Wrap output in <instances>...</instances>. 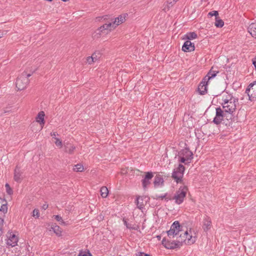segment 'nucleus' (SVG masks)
Wrapping results in <instances>:
<instances>
[{"mask_svg":"<svg viewBox=\"0 0 256 256\" xmlns=\"http://www.w3.org/2000/svg\"><path fill=\"white\" fill-rule=\"evenodd\" d=\"M98 30L100 31L102 33H104L105 32V30L104 28H102V26H100Z\"/></svg>","mask_w":256,"mask_h":256,"instance_id":"obj_49","label":"nucleus"},{"mask_svg":"<svg viewBox=\"0 0 256 256\" xmlns=\"http://www.w3.org/2000/svg\"><path fill=\"white\" fill-rule=\"evenodd\" d=\"M178 157L180 158V160L179 161L180 162H182V163H184V164H188V160L186 159V158H184V157H182V156H180V154H178Z\"/></svg>","mask_w":256,"mask_h":256,"instance_id":"obj_39","label":"nucleus"},{"mask_svg":"<svg viewBox=\"0 0 256 256\" xmlns=\"http://www.w3.org/2000/svg\"><path fill=\"white\" fill-rule=\"evenodd\" d=\"M238 100V98H234L232 94L226 92V94H222V103L228 102L231 101H234Z\"/></svg>","mask_w":256,"mask_h":256,"instance_id":"obj_14","label":"nucleus"},{"mask_svg":"<svg viewBox=\"0 0 256 256\" xmlns=\"http://www.w3.org/2000/svg\"><path fill=\"white\" fill-rule=\"evenodd\" d=\"M252 64L254 65V67H255V68L256 69V58H255V60H253Z\"/></svg>","mask_w":256,"mask_h":256,"instance_id":"obj_53","label":"nucleus"},{"mask_svg":"<svg viewBox=\"0 0 256 256\" xmlns=\"http://www.w3.org/2000/svg\"><path fill=\"white\" fill-rule=\"evenodd\" d=\"M185 170L184 166L182 164H179L178 167L174 170L172 173V178L176 182L177 184H184L182 182V177L184 172Z\"/></svg>","mask_w":256,"mask_h":256,"instance_id":"obj_3","label":"nucleus"},{"mask_svg":"<svg viewBox=\"0 0 256 256\" xmlns=\"http://www.w3.org/2000/svg\"><path fill=\"white\" fill-rule=\"evenodd\" d=\"M178 0H168V6H172Z\"/></svg>","mask_w":256,"mask_h":256,"instance_id":"obj_43","label":"nucleus"},{"mask_svg":"<svg viewBox=\"0 0 256 256\" xmlns=\"http://www.w3.org/2000/svg\"><path fill=\"white\" fill-rule=\"evenodd\" d=\"M124 223L125 224V225L126 226V228H130L131 229L132 228L130 226V224H128L127 223L126 221L124 220Z\"/></svg>","mask_w":256,"mask_h":256,"instance_id":"obj_50","label":"nucleus"},{"mask_svg":"<svg viewBox=\"0 0 256 256\" xmlns=\"http://www.w3.org/2000/svg\"><path fill=\"white\" fill-rule=\"evenodd\" d=\"M64 146L65 152L70 154H72L76 148V147L70 142L66 143Z\"/></svg>","mask_w":256,"mask_h":256,"instance_id":"obj_19","label":"nucleus"},{"mask_svg":"<svg viewBox=\"0 0 256 256\" xmlns=\"http://www.w3.org/2000/svg\"><path fill=\"white\" fill-rule=\"evenodd\" d=\"M136 254V256H150V254L143 252H138Z\"/></svg>","mask_w":256,"mask_h":256,"instance_id":"obj_45","label":"nucleus"},{"mask_svg":"<svg viewBox=\"0 0 256 256\" xmlns=\"http://www.w3.org/2000/svg\"><path fill=\"white\" fill-rule=\"evenodd\" d=\"M182 50L184 52H190L194 50V44L190 40H186L182 46Z\"/></svg>","mask_w":256,"mask_h":256,"instance_id":"obj_11","label":"nucleus"},{"mask_svg":"<svg viewBox=\"0 0 256 256\" xmlns=\"http://www.w3.org/2000/svg\"><path fill=\"white\" fill-rule=\"evenodd\" d=\"M3 224H4V220L2 219L0 221V233H2V226H3Z\"/></svg>","mask_w":256,"mask_h":256,"instance_id":"obj_48","label":"nucleus"},{"mask_svg":"<svg viewBox=\"0 0 256 256\" xmlns=\"http://www.w3.org/2000/svg\"><path fill=\"white\" fill-rule=\"evenodd\" d=\"M48 207V204H44V206H42V208L44 210H46Z\"/></svg>","mask_w":256,"mask_h":256,"instance_id":"obj_54","label":"nucleus"},{"mask_svg":"<svg viewBox=\"0 0 256 256\" xmlns=\"http://www.w3.org/2000/svg\"><path fill=\"white\" fill-rule=\"evenodd\" d=\"M162 244L168 249H174L182 246L177 239L176 241L171 240L166 238H164L162 240Z\"/></svg>","mask_w":256,"mask_h":256,"instance_id":"obj_8","label":"nucleus"},{"mask_svg":"<svg viewBox=\"0 0 256 256\" xmlns=\"http://www.w3.org/2000/svg\"><path fill=\"white\" fill-rule=\"evenodd\" d=\"M197 36V34L195 32H190L184 36L183 40L190 41L191 40L196 38Z\"/></svg>","mask_w":256,"mask_h":256,"instance_id":"obj_23","label":"nucleus"},{"mask_svg":"<svg viewBox=\"0 0 256 256\" xmlns=\"http://www.w3.org/2000/svg\"><path fill=\"white\" fill-rule=\"evenodd\" d=\"M101 34H102V32L97 29L95 31V32L93 34L92 37L94 38H100Z\"/></svg>","mask_w":256,"mask_h":256,"instance_id":"obj_35","label":"nucleus"},{"mask_svg":"<svg viewBox=\"0 0 256 256\" xmlns=\"http://www.w3.org/2000/svg\"><path fill=\"white\" fill-rule=\"evenodd\" d=\"M7 237L6 244L8 246L14 247L17 245L18 239L16 234L10 232Z\"/></svg>","mask_w":256,"mask_h":256,"instance_id":"obj_9","label":"nucleus"},{"mask_svg":"<svg viewBox=\"0 0 256 256\" xmlns=\"http://www.w3.org/2000/svg\"><path fill=\"white\" fill-rule=\"evenodd\" d=\"M128 16L127 14H124L120 15L118 17L114 18V20L113 21V26L115 25L114 27L118 26L120 24L124 22L126 20V18Z\"/></svg>","mask_w":256,"mask_h":256,"instance_id":"obj_12","label":"nucleus"},{"mask_svg":"<svg viewBox=\"0 0 256 256\" xmlns=\"http://www.w3.org/2000/svg\"><path fill=\"white\" fill-rule=\"evenodd\" d=\"M213 67L211 68V69L209 70L208 73L207 74L206 76L210 78H214L216 74L218 72V71L216 70H212Z\"/></svg>","mask_w":256,"mask_h":256,"instance_id":"obj_29","label":"nucleus"},{"mask_svg":"<svg viewBox=\"0 0 256 256\" xmlns=\"http://www.w3.org/2000/svg\"><path fill=\"white\" fill-rule=\"evenodd\" d=\"M78 256H92V254L88 252L83 253L82 252H80Z\"/></svg>","mask_w":256,"mask_h":256,"instance_id":"obj_44","label":"nucleus"},{"mask_svg":"<svg viewBox=\"0 0 256 256\" xmlns=\"http://www.w3.org/2000/svg\"><path fill=\"white\" fill-rule=\"evenodd\" d=\"M92 54H94V57L97 58V60L100 57L101 54L100 52L96 51Z\"/></svg>","mask_w":256,"mask_h":256,"instance_id":"obj_46","label":"nucleus"},{"mask_svg":"<svg viewBox=\"0 0 256 256\" xmlns=\"http://www.w3.org/2000/svg\"><path fill=\"white\" fill-rule=\"evenodd\" d=\"M45 114L44 112L42 111L40 112L36 117V120L38 122L40 123V125H44V117Z\"/></svg>","mask_w":256,"mask_h":256,"instance_id":"obj_25","label":"nucleus"},{"mask_svg":"<svg viewBox=\"0 0 256 256\" xmlns=\"http://www.w3.org/2000/svg\"><path fill=\"white\" fill-rule=\"evenodd\" d=\"M102 18H103L104 19V20H108V18H109V16L107 15H106V16H103Z\"/></svg>","mask_w":256,"mask_h":256,"instance_id":"obj_52","label":"nucleus"},{"mask_svg":"<svg viewBox=\"0 0 256 256\" xmlns=\"http://www.w3.org/2000/svg\"><path fill=\"white\" fill-rule=\"evenodd\" d=\"M238 102V100L226 103H221L222 108L224 109L225 112H227L230 116V119H232L234 116L233 113L236 110V102Z\"/></svg>","mask_w":256,"mask_h":256,"instance_id":"obj_5","label":"nucleus"},{"mask_svg":"<svg viewBox=\"0 0 256 256\" xmlns=\"http://www.w3.org/2000/svg\"><path fill=\"white\" fill-rule=\"evenodd\" d=\"M84 170L83 166L80 164H77L74 166V170L76 172H82Z\"/></svg>","mask_w":256,"mask_h":256,"instance_id":"obj_30","label":"nucleus"},{"mask_svg":"<svg viewBox=\"0 0 256 256\" xmlns=\"http://www.w3.org/2000/svg\"><path fill=\"white\" fill-rule=\"evenodd\" d=\"M136 204L138 208L139 209L141 210L143 208L144 206V204L143 202V198L141 196H139L137 197L136 200Z\"/></svg>","mask_w":256,"mask_h":256,"instance_id":"obj_26","label":"nucleus"},{"mask_svg":"<svg viewBox=\"0 0 256 256\" xmlns=\"http://www.w3.org/2000/svg\"><path fill=\"white\" fill-rule=\"evenodd\" d=\"M158 238H160V236H158Z\"/></svg>","mask_w":256,"mask_h":256,"instance_id":"obj_56","label":"nucleus"},{"mask_svg":"<svg viewBox=\"0 0 256 256\" xmlns=\"http://www.w3.org/2000/svg\"><path fill=\"white\" fill-rule=\"evenodd\" d=\"M7 201L3 198H0V212H2L4 214L8 212Z\"/></svg>","mask_w":256,"mask_h":256,"instance_id":"obj_15","label":"nucleus"},{"mask_svg":"<svg viewBox=\"0 0 256 256\" xmlns=\"http://www.w3.org/2000/svg\"><path fill=\"white\" fill-rule=\"evenodd\" d=\"M248 30L252 36L256 38V23L251 24L248 26Z\"/></svg>","mask_w":256,"mask_h":256,"instance_id":"obj_18","label":"nucleus"},{"mask_svg":"<svg viewBox=\"0 0 256 256\" xmlns=\"http://www.w3.org/2000/svg\"><path fill=\"white\" fill-rule=\"evenodd\" d=\"M30 76H31L30 74H27L24 72L17 78L16 84L18 90H23L26 87L29 82L28 78Z\"/></svg>","mask_w":256,"mask_h":256,"instance_id":"obj_2","label":"nucleus"},{"mask_svg":"<svg viewBox=\"0 0 256 256\" xmlns=\"http://www.w3.org/2000/svg\"><path fill=\"white\" fill-rule=\"evenodd\" d=\"M3 34H0V38H2V36Z\"/></svg>","mask_w":256,"mask_h":256,"instance_id":"obj_55","label":"nucleus"},{"mask_svg":"<svg viewBox=\"0 0 256 256\" xmlns=\"http://www.w3.org/2000/svg\"><path fill=\"white\" fill-rule=\"evenodd\" d=\"M218 12L216 10H213V11L210 12L208 14V16H215V18L218 17Z\"/></svg>","mask_w":256,"mask_h":256,"instance_id":"obj_40","label":"nucleus"},{"mask_svg":"<svg viewBox=\"0 0 256 256\" xmlns=\"http://www.w3.org/2000/svg\"><path fill=\"white\" fill-rule=\"evenodd\" d=\"M210 80L206 75L203 78L202 81L200 82L202 84H204L207 86L208 82Z\"/></svg>","mask_w":256,"mask_h":256,"instance_id":"obj_38","label":"nucleus"},{"mask_svg":"<svg viewBox=\"0 0 256 256\" xmlns=\"http://www.w3.org/2000/svg\"><path fill=\"white\" fill-rule=\"evenodd\" d=\"M2 233H0V236H2Z\"/></svg>","mask_w":256,"mask_h":256,"instance_id":"obj_57","label":"nucleus"},{"mask_svg":"<svg viewBox=\"0 0 256 256\" xmlns=\"http://www.w3.org/2000/svg\"><path fill=\"white\" fill-rule=\"evenodd\" d=\"M150 184V180H147L145 178L142 180V184L144 188H146V186Z\"/></svg>","mask_w":256,"mask_h":256,"instance_id":"obj_36","label":"nucleus"},{"mask_svg":"<svg viewBox=\"0 0 256 256\" xmlns=\"http://www.w3.org/2000/svg\"><path fill=\"white\" fill-rule=\"evenodd\" d=\"M178 154L188 160V162L190 163L193 158V154L188 148L182 150Z\"/></svg>","mask_w":256,"mask_h":256,"instance_id":"obj_10","label":"nucleus"},{"mask_svg":"<svg viewBox=\"0 0 256 256\" xmlns=\"http://www.w3.org/2000/svg\"><path fill=\"white\" fill-rule=\"evenodd\" d=\"M100 192V194L102 198H106L107 197L108 194V190L106 186L102 187Z\"/></svg>","mask_w":256,"mask_h":256,"instance_id":"obj_28","label":"nucleus"},{"mask_svg":"<svg viewBox=\"0 0 256 256\" xmlns=\"http://www.w3.org/2000/svg\"><path fill=\"white\" fill-rule=\"evenodd\" d=\"M212 222L209 217L206 216L204 222L203 229L204 231H207L210 228Z\"/></svg>","mask_w":256,"mask_h":256,"instance_id":"obj_21","label":"nucleus"},{"mask_svg":"<svg viewBox=\"0 0 256 256\" xmlns=\"http://www.w3.org/2000/svg\"><path fill=\"white\" fill-rule=\"evenodd\" d=\"M246 92L248 94L250 101H254L256 99V81L248 85L246 90Z\"/></svg>","mask_w":256,"mask_h":256,"instance_id":"obj_7","label":"nucleus"},{"mask_svg":"<svg viewBox=\"0 0 256 256\" xmlns=\"http://www.w3.org/2000/svg\"><path fill=\"white\" fill-rule=\"evenodd\" d=\"M51 229L58 236H60L62 235V228L56 224H52Z\"/></svg>","mask_w":256,"mask_h":256,"instance_id":"obj_22","label":"nucleus"},{"mask_svg":"<svg viewBox=\"0 0 256 256\" xmlns=\"http://www.w3.org/2000/svg\"><path fill=\"white\" fill-rule=\"evenodd\" d=\"M183 231L182 228L180 225L179 222L174 221L171 226L170 230L167 231L168 236L170 239H171Z\"/></svg>","mask_w":256,"mask_h":256,"instance_id":"obj_4","label":"nucleus"},{"mask_svg":"<svg viewBox=\"0 0 256 256\" xmlns=\"http://www.w3.org/2000/svg\"><path fill=\"white\" fill-rule=\"evenodd\" d=\"M5 187L6 188V192L8 194L12 195L13 194V190L8 184L6 183L5 184Z\"/></svg>","mask_w":256,"mask_h":256,"instance_id":"obj_33","label":"nucleus"},{"mask_svg":"<svg viewBox=\"0 0 256 256\" xmlns=\"http://www.w3.org/2000/svg\"><path fill=\"white\" fill-rule=\"evenodd\" d=\"M56 142L55 144L57 146H60V147H62V141L58 138H55Z\"/></svg>","mask_w":256,"mask_h":256,"instance_id":"obj_42","label":"nucleus"},{"mask_svg":"<svg viewBox=\"0 0 256 256\" xmlns=\"http://www.w3.org/2000/svg\"><path fill=\"white\" fill-rule=\"evenodd\" d=\"M166 196H167V193L165 194L164 195L156 196V198H160L161 200H163L164 198H165V200H166V198H167Z\"/></svg>","mask_w":256,"mask_h":256,"instance_id":"obj_47","label":"nucleus"},{"mask_svg":"<svg viewBox=\"0 0 256 256\" xmlns=\"http://www.w3.org/2000/svg\"><path fill=\"white\" fill-rule=\"evenodd\" d=\"M86 60L89 64H91L92 62L97 60V58L94 57V54H92L91 56H88Z\"/></svg>","mask_w":256,"mask_h":256,"instance_id":"obj_31","label":"nucleus"},{"mask_svg":"<svg viewBox=\"0 0 256 256\" xmlns=\"http://www.w3.org/2000/svg\"><path fill=\"white\" fill-rule=\"evenodd\" d=\"M54 218L56 219V221L60 222V224H64V225L66 224V222L63 220L62 216H60L59 215H54Z\"/></svg>","mask_w":256,"mask_h":256,"instance_id":"obj_32","label":"nucleus"},{"mask_svg":"<svg viewBox=\"0 0 256 256\" xmlns=\"http://www.w3.org/2000/svg\"><path fill=\"white\" fill-rule=\"evenodd\" d=\"M22 172L20 170V168L16 166L14 169V179L17 182H21L22 180Z\"/></svg>","mask_w":256,"mask_h":256,"instance_id":"obj_13","label":"nucleus"},{"mask_svg":"<svg viewBox=\"0 0 256 256\" xmlns=\"http://www.w3.org/2000/svg\"><path fill=\"white\" fill-rule=\"evenodd\" d=\"M32 216L36 218H38L40 216L39 210L37 209H34L32 212Z\"/></svg>","mask_w":256,"mask_h":256,"instance_id":"obj_41","label":"nucleus"},{"mask_svg":"<svg viewBox=\"0 0 256 256\" xmlns=\"http://www.w3.org/2000/svg\"><path fill=\"white\" fill-rule=\"evenodd\" d=\"M198 91L200 94L204 95L207 92V86L200 82L198 86Z\"/></svg>","mask_w":256,"mask_h":256,"instance_id":"obj_24","label":"nucleus"},{"mask_svg":"<svg viewBox=\"0 0 256 256\" xmlns=\"http://www.w3.org/2000/svg\"><path fill=\"white\" fill-rule=\"evenodd\" d=\"M188 190V188L186 186H181L172 198H166V200L168 202L169 200H174L176 204H180L183 202Z\"/></svg>","mask_w":256,"mask_h":256,"instance_id":"obj_1","label":"nucleus"},{"mask_svg":"<svg viewBox=\"0 0 256 256\" xmlns=\"http://www.w3.org/2000/svg\"><path fill=\"white\" fill-rule=\"evenodd\" d=\"M57 135L56 132L51 133V136H52L53 138H56V136Z\"/></svg>","mask_w":256,"mask_h":256,"instance_id":"obj_51","label":"nucleus"},{"mask_svg":"<svg viewBox=\"0 0 256 256\" xmlns=\"http://www.w3.org/2000/svg\"><path fill=\"white\" fill-rule=\"evenodd\" d=\"M113 20L114 19H111V22H109L108 24H105L103 26H102V28H104V30H108L109 28H111L112 26H114L112 22Z\"/></svg>","mask_w":256,"mask_h":256,"instance_id":"obj_34","label":"nucleus"},{"mask_svg":"<svg viewBox=\"0 0 256 256\" xmlns=\"http://www.w3.org/2000/svg\"><path fill=\"white\" fill-rule=\"evenodd\" d=\"M190 233L188 232V236H186V243L188 244H194L196 240V236H193L192 234L191 230H190Z\"/></svg>","mask_w":256,"mask_h":256,"instance_id":"obj_20","label":"nucleus"},{"mask_svg":"<svg viewBox=\"0 0 256 256\" xmlns=\"http://www.w3.org/2000/svg\"><path fill=\"white\" fill-rule=\"evenodd\" d=\"M216 22H215V26L217 28H222L224 25V22L222 20H221L220 17L218 16L216 18H215Z\"/></svg>","mask_w":256,"mask_h":256,"instance_id":"obj_27","label":"nucleus"},{"mask_svg":"<svg viewBox=\"0 0 256 256\" xmlns=\"http://www.w3.org/2000/svg\"><path fill=\"white\" fill-rule=\"evenodd\" d=\"M153 174L152 172H146L145 177L144 178L147 180H151L153 177Z\"/></svg>","mask_w":256,"mask_h":256,"instance_id":"obj_37","label":"nucleus"},{"mask_svg":"<svg viewBox=\"0 0 256 256\" xmlns=\"http://www.w3.org/2000/svg\"><path fill=\"white\" fill-rule=\"evenodd\" d=\"M179 236L177 237V240H178V242L180 243V245L182 246V242L186 243V236H188V230L180 232L178 234Z\"/></svg>","mask_w":256,"mask_h":256,"instance_id":"obj_17","label":"nucleus"},{"mask_svg":"<svg viewBox=\"0 0 256 256\" xmlns=\"http://www.w3.org/2000/svg\"><path fill=\"white\" fill-rule=\"evenodd\" d=\"M228 114L227 112H225L224 109L220 107L216 108V114L214 118L213 122L216 124H220L224 120V117L226 118H230V116H228Z\"/></svg>","mask_w":256,"mask_h":256,"instance_id":"obj_6","label":"nucleus"},{"mask_svg":"<svg viewBox=\"0 0 256 256\" xmlns=\"http://www.w3.org/2000/svg\"><path fill=\"white\" fill-rule=\"evenodd\" d=\"M164 182V180L161 175L158 174L155 176L154 180V184L155 187L163 186Z\"/></svg>","mask_w":256,"mask_h":256,"instance_id":"obj_16","label":"nucleus"}]
</instances>
